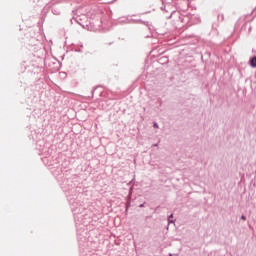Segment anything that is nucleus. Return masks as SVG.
<instances>
[{
  "label": "nucleus",
  "instance_id": "1",
  "mask_svg": "<svg viewBox=\"0 0 256 256\" xmlns=\"http://www.w3.org/2000/svg\"><path fill=\"white\" fill-rule=\"evenodd\" d=\"M250 65L251 67H256V56L251 59Z\"/></svg>",
  "mask_w": 256,
  "mask_h": 256
},
{
  "label": "nucleus",
  "instance_id": "2",
  "mask_svg": "<svg viewBox=\"0 0 256 256\" xmlns=\"http://www.w3.org/2000/svg\"><path fill=\"white\" fill-rule=\"evenodd\" d=\"M153 128H154V129H159V124H158L157 122H154V123H153Z\"/></svg>",
  "mask_w": 256,
  "mask_h": 256
},
{
  "label": "nucleus",
  "instance_id": "3",
  "mask_svg": "<svg viewBox=\"0 0 256 256\" xmlns=\"http://www.w3.org/2000/svg\"><path fill=\"white\" fill-rule=\"evenodd\" d=\"M171 219H173V214H171V215L168 217V223H173V221H172Z\"/></svg>",
  "mask_w": 256,
  "mask_h": 256
},
{
  "label": "nucleus",
  "instance_id": "4",
  "mask_svg": "<svg viewBox=\"0 0 256 256\" xmlns=\"http://www.w3.org/2000/svg\"><path fill=\"white\" fill-rule=\"evenodd\" d=\"M241 219H242V221H247V217H245V215H242Z\"/></svg>",
  "mask_w": 256,
  "mask_h": 256
},
{
  "label": "nucleus",
  "instance_id": "5",
  "mask_svg": "<svg viewBox=\"0 0 256 256\" xmlns=\"http://www.w3.org/2000/svg\"><path fill=\"white\" fill-rule=\"evenodd\" d=\"M129 193L130 195H133V188H130Z\"/></svg>",
  "mask_w": 256,
  "mask_h": 256
},
{
  "label": "nucleus",
  "instance_id": "6",
  "mask_svg": "<svg viewBox=\"0 0 256 256\" xmlns=\"http://www.w3.org/2000/svg\"><path fill=\"white\" fill-rule=\"evenodd\" d=\"M128 209H129V205L126 206V211H128Z\"/></svg>",
  "mask_w": 256,
  "mask_h": 256
},
{
  "label": "nucleus",
  "instance_id": "7",
  "mask_svg": "<svg viewBox=\"0 0 256 256\" xmlns=\"http://www.w3.org/2000/svg\"><path fill=\"white\" fill-rule=\"evenodd\" d=\"M128 197H129V199H131V193H129Z\"/></svg>",
  "mask_w": 256,
  "mask_h": 256
},
{
  "label": "nucleus",
  "instance_id": "8",
  "mask_svg": "<svg viewBox=\"0 0 256 256\" xmlns=\"http://www.w3.org/2000/svg\"><path fill=\"white\" fill-rule=\"evenodd\" d=\"M153 147H157V144H154Z\"/></svg>",
  "mask_w": 256,
  "mask_h": 256
},
{
  "label": "nucleus",
  "instance_id": "9",
  "mask_svg": "<svg viewBox=\"0 0 256 256\" xmlns=\"http://www.w3.org/2000/svg\"><path fill=\"white\" fill-rule=\"evenodd\" d=\"M140 207H143V204H141Z\"/></svg>",
  "mask_w": 256,
  "mask_h": 256
}]
</instances>
